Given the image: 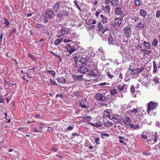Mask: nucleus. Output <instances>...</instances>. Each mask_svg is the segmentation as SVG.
I'll return each mask as SVG.
<instances>
[{"label":"nucleus","mask_w":160,"mask_h":160,"mask_svg":"<svg viewBox=\"0 0 160 160\" xmlns=\"http://www.w3.org/2000/svg\"><path fill=\"white\" fill-rule=\"evenodd\" d=\"M158 138V136L157 133L153 132L150 134L147 142L150 145L153 144L157 142Z\"/></svg>","instance_id":"f257e3e1"},{"label":"nucleus","mask_w":160,"mask_h":160,"mask_svg":"<svg viewBox=\"0 0 160 160\" xmlns=\"http://www.w3.org/2000/svg\"><path fill=\"white\" fill-rule=\"evenodd\" d=\"M158 103L155 101H150L147 104V108L146 112L148 114H149L152 110L155 109L158 106Z\"/></svg>","instance_id":"f03ea898"},{"label":"nucleus","mask_w":160,"mask_h":160,"mask_svg":"<svg viewBox=\"0 0 160 160\" xmlns=\"http://www.w3.org/2000/svg\"><path fill=\"white\" fill-rule=\"evenodd\" d=\"M97 27L98 28V31H101L102 33H104L105 32L108 31L109 30V27L106 24H102L100 22H98Z\"/></svg>","instance_id":"7ed1b4c3"},{"label":"nucleus","mask_w":160,"mask_h":160,"mask_svg":"<svg viewBox=\"0 0 160 160\" xmlns=\"http://www.w3.org/2000/svg\"><path fill=\"white\" fill-rule=\"evenodd\" d=\"M79 62L81 63V65H85L89 66L90 64L88 63V60L85 57L82 56L79 60Z\"/></svg>","instance_id":"20e7f679"},{"label":"nucleus","mask_w":160,"mask_h":160,"mask_svg":"<svg viewBox=\"0 0 160 160\" xmlns=\"http://www.w3.org/2000/svg\"><path fill=\"white\" fill-rule=\"evenodd\" d=\"M79 67L78 68V71L79 73L85 74L87 72L89 71L88 69L84 66V65H79Z\"/></svg>","instance_id":"39448f33"},{"label":"nucleus","mask_w":160,"mask_h":160,"mask_svg":"<svg viewBox=\"0 0 160 160\" xmlns=\"http://www.w3.org/2000/svg\"><path fill=\"white\" fill-rule=\"evenodd\" d=\"M45 14L46 16L48 17V18L50 19L53 18L55 15L54 11L51 10H46L45 12Z\"/></svg>","instance_id":"423d86ee"},{"label":"nucleus","mask_w":160,"mask_h":160,"mask_svg":"<svg viewBox=\"0 0 160 160\" xmlns=\"http://www.w3.org/2000/svg\"><path fill=\"white\" fill-rule=\"evenodd\" d=\"M65 48L69 54H71L76 50V48L73 46H71L69 44H67Z\"/></svg>","instance_id":"0eeeda50"},{"label":"nucleus","mask_w":160,"mask_h":160,"mask_svg":"<svg viewBox=\"0 0 160 160\" xmlns=\"http://www.w3.org/2000/svg\"><path fill=\"white\" fill-rule=\"evenodd\" d=\"M124 16V15H123V16L122 17L116 18L114 21V24L115 25H114L113 26H116L117 25L119 26L122 23V19Z\"/></svg>","instance_id":"6e6552de"},{"label":"nucleus","mask_w":160,"mask_h":160,"mask_svg":"<svg viewBox=\"0 0 160 160\" xmlns=\"http://www.w3.org/2000/svg\"><path fill=\"white\" fill-rule=\"evenodd\" d=\"M153 72L155 73L157 72V67L158 69H160V61L158 62L157 64L155 61H153Z\"/></svg>","instance_id":"1a4fd4ad"},{"label":"nucleus","mask_w":160,"mask_h":160,"mask_svg":"<svg viewBox=\"0 0 160 160\" xmlns=\"http://www.w3.org/2000/svg\"><path fill=\"white\" fill-rule=\"evenodd\" d=\"M68 32L67 30L65 29H62L60 32V34L58 35L57 37L59 38L60 37H63L66 38L68 37Z\"/></svg>","instance_id":"9d476101"},{"label":"nucleus","mask_w":160,"mask_h":160,"mask_svg":"<svg viewBox=\"0 0 160 160\" xmlns=\"http://www.w3.org/2000/svg\"><path fill=\"white\" fill-rule=\"evenodd\" d=\"M87 99L85 98L84 100L81 101L79 104V106L84 108L88 109V107L86 105Z\"/></svg>","instance_id":"9b49d317"},{"label":"nucleus","mask_w":160,"mask_h":160,"mask_svg":"<svg viewBox=\"0 0 160 160\" xmlns=\"http://www.w3.org/2000/svg\"><path fill=\"white\" fill-rule=\"evenodd\" d=\"M124 29V32L125 35L127 37H129L131 33V30L130 27L127 26L125 27Z\"/></svg>","instance_id":"f8f14e48"},{"label":"nucleus","mask_w":160,"mask_h":160,"mask_svg":"<svg viewBox=\"0 0 160 160\" xmlns=\"http://www.w3.org/2000/svg\"><path fill=\"white\" fill-rule=\"evenodd\" d=\"M95 97L97 100L100 101L103 100L104 96L102 94L98 93L95 94Z\"/></svg>","instance_id":"ddd939ff"},{"label":"nucleus","mask_w":160,"mask_h":160,"mask_svg":"<svg viewBox=\"0 0 160 160\" xmlns=\"http://www.w3.org/2000/svg\"><path fill=\"white\" fill-rule=\"evenodd\" d=\"M115 13L117 16H123V15H124L122 13V9L121 8H116L115 9Z\"/></svg>","instance_id":"4468645a"},{"label":"nucleus","mask_w":160,"mask_h":160,"mask_svg":"<svg viewBox=\"0 0 160 160\" xmlns=\"http://www.w3.org/2000/svg\"><path fill=\"white\" fill-rule=\"evenodd\" d=\"M144 25L143 23H138L136 26L135 27V29L137 31H138L139 30H142L144 28Z\"/></svg>","instance_id":"2eb2a0df"},{"label":"nucleus","mask_w":160,"mask_h":160,"mask_svg":"<svg viewBox=\"0 0 160 160\" xmlns=\"http://www.w3.org/2000/svg\"><path fill=\"white\" fill-rule=\"evenodd\" d=\"M86 23L88 25H90V24H93L96 23V20L92 19H88L86 20Z\"/></svg>","instance_id":"dca6fc26"},{"label":"nucleus","mask_w":160,"mask_h":160,"mask_svg":"<svg viewBox=\"0 0 160 160\" xmlns=\"http://www.w3.org/2000/svg\"><path fill=\"white\" fill-rule=\"evenodd\" d=\"M108 42L110 44H114L115 42V40L112 35H110L108 38Z\"/></svg>","instance_id":"f3484780"},{"label":"nucleus","mask_w":160,"mask_h":160,"mask_svg":"<svg viewBox=\"0 0 160 160\" xmlns=\"http://www.w3.org/2000/svg\"><path fill=\"white\" fill-rule=\"evenodd\" d=\"M57 80L59 83H64L65 82V79L62 77H58Z\"/></svg>","instance_id":"a211bd4d"},{"label":"nucleus","mask_w":160,"mask_h":160,"mask_svg":"<svg viewBox=\"0 0 160 160\" xmlns=\"http://www.w3.org/2000/svg\"><path fill=\"white\" fill-rule=\"evenodd\" d=\"M110 113L109 112L107 111H104L103 114V117L105 118H110Z\"/></svg>","instance_id":"6ab92c4d"},{"label":"nucleus","mask_w":160,"mask_h":160,"mask_svg":"<svg viewBox=\"0 0 160 160\" xmlns=\"http://www.w3.org/2000/svg\"><path fill=\"white\" fill-rule=\"evenodd\" d=\"M83 76L82 75H72V77L75 80H80L82 79Z\"/></svg>","instance_id":"aec40b11"},{"label":"nucleus","mask_w":160,"mask_h":160,"mask_svg":"<svg viewBox=\"0 0 160 160\" xmlns=\"http://www.w3.org/2000/svg\"><path fill=\"white\" fill-rule=\"evenodd\" d=\"M102 102L100 103V105L102 106H105L107 107L108 105L107 102V100L106 99V97H104L102 100Z\"/></svg>","instance_id":"412c9836"},{"label":"nucleus","mask_w":160,"mask_h":160,"mask_svg":"<svg viewBox=\"0 0 160 160\" xmlns=\"http://www.w3.org/2000/svg\"><path fill=\"white\" fill-rule=\"evenodd\" d=\"M57 16L59 18L57 20V22H60L62 20H63V17L62 16V15L59 12H58V13L57 14Z\"/></svg>","instance_id":"4be33fe9"},{"label":"nucleus","mask_w":160,"mask_h":160,"mask_svg":"<svg viewBox=\"0 0 160 160\" xmlns=\"http://www.w3.org/2000/svg\"><path fill=\"white\" fill-rule=\"evenodd\" d=\"M148 135V132L145 131H143L141 135V138L142 139H147V136Z\"/></svg>","instance_id":"5701e85b"},{"label":"nucleus","mask_w":160,"mask_h":160,"mask_svg":"<svg viewBox=\"0 0 160 160\" xmlns=\"http://www.w3.org/2000/svg\"><path fill=\"white\" fill-rule=\"evenodd\" d=\"M62 15V16L63 17L65 16H68L69 15V13L68 11H66L65 10H62L59 12Z\"/></svg>","instance_id":"b1692460"},{"label":"nucleus","mask_w":160,"mask_h":160,"mask_svg":"<svg viewBox=\"0 0 160 160\" xmlns=\"http://www.w3.org/2000/svg\"><path fill=\"white\" fill-rule=\"evenodd\" d=\"M100 17L102 19V22L103 24H105L107 22V18L106 16H103L102 14L100 15Z\"/></svg>","instance_id":"393cba45"},{"label":"nucleus","mask_w":160,"mask_h":160,"mask_svg":"<svg viewBox=\"0 0 160 160\" xmlns=\"http://www.w3.org/2000/svg\"><path fill=\"white\" fill-rule=\"evenodd\" d=\"M118 0H112L111 1V5L114 7L117 6L119 3Z\"/></svg>","instance_id":"a878e982"},{"label":"nucleus","mask_w":160,"mask_h":160,"mask_svg":"<svg viewBox=\"0 0 160 160\" xmlns=\"http://www.w3.org/2000/svg\"><path fill=\"white\" fill-rule=\"evenodd\" d=\"M59 5L60 2H57L55 3V4L53 6V8L55 11L57 12L58 11V8H59V7H60Z\"/></svg>","instance_id":"bb28decb"},{"label":"nucleus","mask_w":160,"mask_h":160,"mask_svg":"<svg viewBox=\"0 0 160 160\" xmlns=\"http://www.w3.org/2000/svg\"><path fill=\"white\" fill-rule=\"evenodd\" d=\"M129 126L130 127V128L133 129H136L137 128H138L139 126L137 124L135 125L133 123H129L128 124Z\"/></svg>","instance_id":"cd10ccee"},{"label":"nucleus","mask_w":160,"mask_h":160,"mask_svg":"<svg viewBox=\"0 0 160 160\" xmlns=\"http://www.w3.org/2000/svg\"><path fill=\"white\" fill-rule=\"evenodd\" d=\"M104 10L106 13H108L110 11L111 7L107 5L104 8Z\"/></svg>","instance_id":"c85d7f7f"},{"label":"nucleus","mask_w":160,"mask_h":160,"mask_svg":"<svg viewBox=\"0 0 160 160\" xmlns=\"http://www.w3.org/2000/svg\"><path fill=\"white\" fill-rule=\"evenodd\" d=\"M62 41V38L56 39L54 43V44L56 46H58L59 44Z\"/></svg>","instance_id":"c756f323"},{"label":"nucleus","mask_w":160,"mask_h":160,"mask_svg":"<svg viewBox=\"0 0 160 160\" xmlns=\"http://www.w3.org/2000/svg\"><path fill=\"white\" fill-rule=\"evenodd\" d=\"M143 44L146 48L148 49L150 48V45L149 42L145 41L143 42Z\"/></svg>","instance_id":"7c9ffc66"},{"label":"nucleus","mask_w":160,"mask_h":160,"mask_svg":"<svg viewBox=\"0 0 160 160\" xmlns=\"http://www.w3.org/2000/svg\"><path fill=\"white\" fill-rule=\"evenodd\" d=\"M141 51L143 52V54L145 55H148L152 52L151 51H150L146 49H141Z\"/></svg>","instance_id":"2f4dec72"},{"label":"nucleus","mask_w":160,"mask_h":160,"mask_svg":"<svg viewBox=\"0 0 160 160\" xmlns=\"http://www.w3.org/2000/svg\"><path fill=\"white\" fill-rule=\"evenodd\" d=\"M86 121L87 122V123L90 124L91 123L90 122L92 119V118L91 116L88 115H86Z\"/></svg>","instance_id":"473e14b6"},{"label":"nucleus","mask_w":160,"mask_h":160,"mask_svg":"<svg viewBox=\"0 0 160 160\" xmlns=\"http://www.w3.org/2000/svg\"><path fill=\"white\" fill-rule=\"evenodd\" d=\"M74 58L75 62V65L76 67H78L79 66V65L78 64V58L76 56H74Z\"/></svg>","instance_id":"72a5a7b5"},{"label":"nucleus","mask_w":160,"mask_h":160,"mask_svg":"<svg viewBox=\"0 0 160 160\" xmlns=\"http://www.w3.org/2000/svg\"><path fill=\"white\" fill-rule=\"evenodd\" d=\"M131 119L129 117H126L125 119L124 120L123 122H124L125 124L126 123L127 124H128V123L130 122H131Z\"/></svg>","instance_id":"f704fd0d"},{"label":"nucleus","mask_w":160,"mask_h":160,"mask_svg":"<svg viewBox=\"0 0 160 160\" xmlns=\"http://www.w3.org/2000/svg\"><path fill=\"white\" fill-rule=\"evenodd\" d=\"M51 52L52 54L53 55L56 57H57L58 58L59 60H60V61H61V62H62V59L61 58V57H60V56L58 55L57 53H54V52H52V51H51Z\"/></svg>","instance_id":"c9c22d12"},{"label":"nucleus","mask_w":160,"mask_h":160,"mask_svg":"<svg viewBox=\"0 0 160 160\" xmlns=\"http://www.w3.org/2000/svg\"><path fill=\"white\" fill-rule=\"evenodd\" d=\"M158 41L156 39H154L153 40L152 42V44L154 46H156L158 45Z\"/></svg>","instance_id":"e433bc0d"},{"label":"nucleus","mask_w":160,"mask_h":160,"mask_svg":"<svg viewBox=\"0 0 160 160\" xmlns=\"http://www.w3.org/2000/svg\"><path fill=\"white\" fill-rule=\"evenodd\" d=\"M140 14L143 17H145L146 15L147 12L144 10L142 9L140 12Z\"/></svg>","instance_id":"4c0bfd02"},{"label":"nucleus","mask_w":160,"mask_h":160,"mask_svg":"<svg viewBox=\"0 0 160 160\" xmlns=\"http://www.w3.org/2000/svg\"><path fill=\"white\" fill-rule=\"evenodd\" d=\"M152 80L155 82V83H159V78L156 76H155L153 78Z\"/></svg>","instance_id":"58836bf2"},{"label":"nucleus","mask_w":160,"mask_h":160,"mask_svg":"<svg viewBox=\"0 0 160 160\" xmlns=\"http://www.w3.org/2000/svg\"><path fill=\"white\" fill-rule=\"evenodd\" d=\"M90 124L92 126H94L97 128L102 126V124H100L99 123L97 122L95 123H91Z\"/></svg>","instance_id":"ea45409f"},{"label":"nucleus","mask_w":160,"mask_h":160,"mask_svg":"<svg viewBox=\"0 0 160 160\" xmlns=\"http://www.w3.org/2000/svg\"><path fill=\"white\" fill-rule=\"evenodd\" d=\"M88 75L90 77L94 76H95V73L93 70H91L88 73Z\"/></svg>","instance_id":"a19ab883"},{"label":"nucleus","mask_w":160,"mask_h":160,"mask_svg":"<svg viewBox=\"0 0 160 160\" xmlns=\"http://www.w3.org/2000/svg\"><path fill=\"white\" fill-rule=\"evenodd\" d=\"M28 56L31 58L32 60L35 61L36 60V58L34 57V56L31 54L30 53H28Z\"/></svg>","instance_id":"79ce46f5"},{"label":"nucleus","mask_w":160,"mask_h":160,"mask_svg":"<svg viewBox=\"0 0 160 160\" xmlns=\"http://www.w3.org/2000/svg\"><path fill=\"white\" fill-rule=\"evenodd\" d=\"M74 95L76 96L77 98H81L80 92L79 91H75L74 92Z\"/></svg>","instance_id":"37998d69"},{"label":"nucleus","mask_w":160,"mask_h":160,"mask_svg":"<svg viewBox=\"0 0 160 160\" xmlns=\"http://www.w3.org/2000/svg\"><path fill=\"white\" fill-rule=\"evenodd\" d=\"M73 3L76 6L77 8L80 11H81L80 7L79 6V5L78 4V2L76 0H74L73 1Z\"/></svg>","instance_id":"c03bdc74"},{"label":"nucleus","mask_w":160,"mask_h":160,"mask_svg":"<svg viewBox=\"0 0 160 160\" xmlns=\"http://www.w3.org/2000/svg\"><path fill=\"white\" fill-rule=\"evenodd\" d=\"M47 72L53 76L54 77L56 74L55 71L54 70L48 71Z\"/></svg>","instance_id":"a18cd8bd"},{"label":"nucleus","mask_w":160,"mask_h":160,"mask_svg":"<svg viewBox=\"0 0 160 160\" xmlns=\"http://www.w3.org/2000/svg\"><path fill=\"white\" fill-rule=\"evenodd\" d=\"M112 123L111 122H105L104 124V125H105L108 127H110V126H112Z\"/></svg>","instance_id":"49530a36"},{"label":"nucleus","mask_w":160,"mask_h":160,"mask_svg":"<svg viewBox=\"0 0 160 160\" xmlns=\"http://www.w3.org/2000/svg\"><path fill=\"white\" fill-rule=\"evenodd\" d=\"M49 19L48 18V17H47V16H46V15L45 17H43V20L44 21V22L45 23H46L49 21Z\"/></svg>","instance_id":"de8ad7c7"},{"label":"nucleus","mask_w":160,"mask_h":160,"mask_svg":"<svg viewBox=\"0 0 160 160\" xmlns=\"http://www.w3.org/2000/svg\"><path fill=\"white\" fill-rule=\"evenodd\" d=\"M4 23L6 24V26H8L10 23L8 22V19L6 18H4Z\"/></svg>","instance_id":"09e8293b"},{"label":"nucleus","mask_w":160,"mask_h":160,"mask_svg":"<svg viewBox=\"0 0 160 160\" xmlns=\"http://www.w3.org/2000/svg\"><path fill=\"white\" fill-rule=\"evenodd\" d=\"M110 93L112 95H114L117 93V92L116 91V89H115L113 90H111L110 91Z\"/></svg>","instance_id":"8fccbe9b"},{"label":"nucleus","mask_w":160,"mask_h":160,"mask_svg":"<svg viewBox=\"0 0 160 160\" xmlns=\"http://www.w3.org/2000/svg\"><path fill=\"white\" fill-rule=\"evenodd\" d=\"M124 87V85H122L121 84H119L118 86V88L120 91H122L123 90Z\"/></svg>","instance_id":"3c124183"},{"label":"nucleus","mask_w":160,"mask_h":160,"mask_svg":"<svg viewBox=\"0 0 160 160\" xmlns=\"http://www.w3.org/2000/svg\"><path fill=\"white\" fill-rule=\"evenodd\" d=\"M131 92L132 93H134L135 92V89L133 85H132L130 87Z\"/></svg>","instance_id":"603ef678"},{"label":"nucleus","mask_w":160,"mask_h":160,"mask_svg":"<svg viewBox=\"0 0 160 160\" xmlns=\"http://www.w3.org/2000/svg\"><path fill=\"white\" fill-rule=\"evenodd\" d=\"M138 68L134 69L133 74L135 75L140 73V72L138 70Z\"/></svg>","instance_id":"864d4df0"},{"label":"nucleus","mask_w":160,"mask_h":160,"mask_svg":"<svg viewBox=\"0 0 160 160\" xmlns=\"http://www.w3.org/2000/svg\"><path fill=\"white\" fill-rule=\"evenodd\" d=\"M107 75L108 77L110 78H112L114 77V76L111 75V73L109 71H108L107 72Z\"/></svg>","instance_id":"5fc2aeb1"},{"label":"nucleus","mask_w":160,"mask_h":160,"mask_svg":"<svg viewBox=\"0 0 160 160\" xmlns=\"http://www.w3.org/2000/svg\"><path fill=\"white\" fill-rule=\"evenodd\" d=\"M143 155H145L147 156V155H151V152H150L148 151H144V152H143Z\"/></svg>","instance_id":"6e6d98bb"},{"label":"nucleus","mask_w":160,"mask_h":160,"mask_svg":"<svg viewBox=\"0 0 160 160\" xmlns=\"http://www.w3.org/2000/svg\"><path fill=\"white\" fill-rule=\"evenodd\" d=\"M101 12V11L100 10H97L96 12V13L95 14V16L97 17H98L99 14Z\"/></svg>","instance_id":"4d7b16f0"},{"label":"nucleus","mask_w":160,"mask_h":160,"mask_svg":"<svg viewBox=\"0 0 160 160\" xmlns=\"http://www.w3.org/2000/svg\"><path fill=\"white\" fill-rule=\"evenodd\" d=\"M145 67L144 66H141L140 68H138V70L140 72V73L144 70Z\"/></svg>","instance_id":"13d9d810"},{"label":"nucleus","mask_w":160,"mask_h":160,"mask_svg":"<svg viewBox=\"0 0 160 160\" xmlns=\"http://www.w3.org/2000/svg\"><path fill=\"white\" fill-rule=\"evenodd\" d=\"M100 139L99 138L97 137L95 139V142L97 144H100Z\"/></svg>","instance_id":"bf43d9fd"},{"label":"nucleus","mask_w":160,"mask_h":160,"mask_svg":"<svg viewBox=\"0 0 160 160\" xmlns=\"http://www.w3.org/2000/svg\"><path fill=\"white\" fill-rule=\"evenodd\" d=\"M160 16V10H158L156 13V17L159 18Z\"/></svg>","instance_id":"052dcab7"},{"label":"nucleus","mask_w":160,"mask_h":160,"mask_svg":"<svg viewBox=\"0 0 160 160\" xmlns=\"http://www.w3.org/2000/svg\"><path fill=\"white\" fill-rule=\"evenodd\" d=\"M131 113L134 112L135 113H136L138 112V110L136 108H133L132 110H131L130 111Z\"/></svg>","instance_id":"680f3d73"},{"label":"nucleus","mask_w":160,"mask_h":160,"mask_svg":"<svg viewBox=\"0 0 160 160\" xmlns=\"http://www.w3.org/2000/svg\"><path fill=\"white\" fill-rule=\"evenodd\" d=\"M72 136H73L74 137H78L80 136V134L76 133L75 132H74V133H72Z\"/></svg>","instance_id":"e2e57ef3"},{"label":"nucleus","mask_w":160,"mask_h":160,"mask_svg":"<svg viewBox=\"0 0 160 160\" xmlns=\"http://www.w3.org/2000/svg\"><path fill=\"white\" fill-rule=\"evenodd\" d=\"M63 97V96L62 94H57L56 96V98H57L58 97H60L61 99H62Z\"/></svg>","instance_id":"0e129e2a"},{"label":"nucleus","mask_w":160,"mask_h":160,"mask_svg":"<svg viewBox=\"0 0 160 160\" xmlns=\"http://www.w3.org/2000/svg\"><path fill=\"white\" fill-rule=\"evenodd\" d=\"M2 38H3V33H2V32H1V35H0V42H1L2 41Z\"/></svg>","instance_id":"69168bd1"},{"label":"nucleus","mask_w":160,"mask_h":160,"mask_svg":"<svg viewBox=\"0 0 160 160\" xmlns=\"http://www.w3.org/2000/svg\"><path fill=\"white\" fill-rule=\"evenodd\" d=\"M73 128V127L72 126H69L67 128V129L68 130H71Z\"/></svg>","instance_id":"338daca9"},{"label":"nucleus","mask_w":160,"mask_h":160,"mask_svg":"<svg viewBox=\"0 0 160 160\" xmlns=\"http://www.w3.org/2000/svg\"><path fill=\"white\" fill-rule=\"evenodd\" d=\"M50 82H51V83L52 85H54L56 84L55 81L54 80H52L51 79H50Z\"/></svg>","instance_id":"774afa93"}]
</instances>
